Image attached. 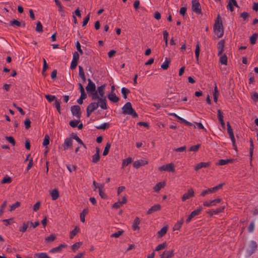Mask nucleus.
Listing matches in <instances>:
<instances>
[{"label": "nucleus", "mask_w": 258, "mask_h": 258, "mask_svg": "<svg viewBox=\"0 0 258 258\" xmlns=\"http://www.w3.org/2000/svg\"><path fill=\"white\" fill-rule=\"evenodd\" d=\"M249 143H250V148H249V156L250 158V160H252V155H253V149H254V144L253 140L252 138H250L249 140Z\"/></svg>", "instance_id": "28"}, {"label": "nucleus", "mask_w": 258, "mask_h": 258, "mask_svg": "<svg viewBox=\"0 0 258 258\" xmlns=\"http://www.w3.org/2000/svg\"><path fill=\"white\" fill-rule=\"evenodd\" d=\"M80 119L75 120H71L69 122L70 125L72 127H76L77 126L79 122H80Z\"/></svg>", "instance_id": "51"}, {"label": "nucleus", "mask_w": 258, "mask_h": 258, "mask_svg": "<svg viewBox=\"0 0 258 258\" xmlns=\"http://www.w3.org/2000/svg\"><path fill=\"white\" fill-rule=\"evenodd\" d=\"M88 84L87 87H86V89L88 93L91 92H94L96 90V86L95 84L91 81L90 79H88Z\"/></svg>", "instance_id": "9"}, {"label": "nucleus", "mask_w": 258, "mask_h": 258, "mask_svg": "<svg viewBox=\"0 0 258 258\" xmlns=\"http://www.w3.org/2000/svg\"><path fill=\"white\" fill-rule=\"evenodd\" d=\"M6 139L13 146L15 145V144H16L15 141L13 137H12V136L7 137H7H6Z\"/></svg>", "instance_id": "57"}, {"label": "nucleus", "mask_w": 258, "mask_h": 258, "mask_svg": "<svg viewBox=\"0 0 258 258\" xmlns=\"http://www.w3.org/2000/svg\"><path fill=\"white\" fill-rule=\"evenodd\" d=\"M12 181V178L8 176H6L1 181L2 184L10 183Z\"/></svg>", "instance_id": "45"}, {"label": "nucleus", "mask_w": 258, "mask_h": 258, "mask_svg": "<svg viewBox=\"0 0 258 258\" xmlns=\"http://www.w3.org/2000/svg\"><path fill=\"white\" fill-rule=\"evenodd\" d=\"M56 239V236L54 234L50 235L45 238V241L47 242L53 241Z\"/></svg>", "instance_id": "43"}, {"label": "nucleus", "mask_w": 258, "mask_h": 258, "mask_svg": "<svg viewBox=\"0 0 258 258\" xmlns=\"http://www.w3.org/2000/svg\"><path fill=\"white\" fill-rule=\"evenodd\" d=\"M170 63V60L168 58L166 57L165 61L161 64V68L166 70L169 68V65Z\"/></svg>", "instance_id": "30"}, {"label": "nucleus", "mask_w": 258, "mask_h": 258, "mask_svg": "<svg viewBox=\"0 0 258 258\" xmlns=\"http://www.w3.org/2000/svg\"><path fill=\"white\" fill-rule=\"evenodd\" d=\"M99 103H100L99 101L98 102H92L87 106V108H88L90 110H92V111H94V110H95L96 109H97L98 108L99 106H100V104H99Z\"/></svg>", "instance_id": "23"}, {"label": "nucleus", "mask_w": 258, "mask_h": 258, "mask_svg": "<svg viewBox=\"0 0 258 258\" xmlns=\"http://www.w3.org/2000/svg\"><path fill=\"white\" fill-rule=\"evenodd\" d=\"M73 144V140L71 138H67L65 139L62 145L64 150H67L69 148H72Z\"/></svg>", "instance_id": "12"}, {"label": "nucleus", "mask_w": 258, "mask_h": 258, "mask_svg": "<svg viewBox=\"0 0 258 258\" xmlns=\"http://www.w3.org/2000/svg\"><path fill=\"white\" fill-rule=\"evenodd\" d=\"M140 223V219L139 217H137L134 220L133 225H132V228L135 231L137 230H139L140 229V227L139 226Z\"/></svg>", "instance_id": "22"}, {"label": "nucleus", "mask_w": 258, "mask_h": 258, "mask_svg": "<svg viewBox=\"0 0 258 258\" xmlns=\"http://www.w3.org/2000/svg\"><path fill=\"white\" fill-rule=\"evenodd\" d=\"M249 247L250 249L247 251V254L248 255L250 256L256 251L257 244L255 241L252 240L249 242Z\"/></svg>", "instance_id": "7"}, {"label": "nucleus", "mask_w": 258, "mask_h": 258, "mask_svg": "<svg viewBox=\"0 0 258 258\" xmlns=\"http://www.w3.org/2000/svg\"><path fill=\"white\" fill-rule=\"evenodd\" d=\"M195 196L194 190L192 188L188 190L187 192L185 193L182 197L181 200L182 202L185 201L186 200L189 199Z\"/></svg>", "instance_id": "8"}, {"label": "nucleus", "mask_w": 258, "mask_h": 258, "mask_svg": "<svg viewBox=\"0 0 258 258\" xmlns=\"http://www.w3.org/2000/svg\"><path fill=\"white\" fill-rule=\"evenodd\" d=\"M21 205L20 202H17L15 203L12 204L10 206V211H13L15 210L17 208L19 207Z\"/></svg>", "instance_id": "47"}, {"label": "nucleus", "mask_w": 258, "mask_h": 258, "mask_svg": "<svg viewBox=\"0 0 258 258\" xmlns=\"http://www.w3.org/2000/svg\"><path fill=\"white\" fill-rule=\"evenodd\" d=\"M254 223L253 221L250 222L248 227V231L249 232L251 233L254 231Z\"/></svg>", "instance_id": "63"}, {"label": "nucleus", "mask_w": 258, "mask_h": 258, "mask_svg": "<svg viewBox=\"0 0 258 258\" xmlns=\"http://www.w3.org/2000/svg\"><path fill=\"white\" fill-rule=\"evenodd\" d=\"M238 7V5L236 0H229L227 6V9L232 12L234 11L233 6Z\"/></svg>", "instance_id": "13"}, {"label": "nucleus", "mask_w": 258, "mask_h": 258, "mask_svg": "<svg viewBox=\"0 0 258 258\" xmlns=\"http://www.w3.org/2000/svg\"><path fill=\"white\" fill-rule=\"evenodd\" d=\"M211 165V162H200L197 164L195 167V169L196 171L199 170L202 168H207L208 167Z\"/></svg>", "instance_id": "14"}, {"label": "nucleus", "mask_w": 258, "mask_h": 258, "mask_svg": "<svg viewBox=\"0 0 258 258\" xmlns=\"http://www.w3.org/2000/svg\"><path fill=\"white\" fill-rule=\"evenodd\" d=\"M109 127V124L108 123H104L99 126H96V128L98 130H105L107 128Z\"/></svg>", "instance_id": "49"}, {"label": "nucleus", "mask_w": 258, "mask_h": 258, "mask_svg": "<svg viewBox=\"0 0 258 258\" xmlns=\"http://www.w3.org/2000/svg\"><path fill=\"white\" fill-rule=\"evenodd\" d=\"M251 99L254 101H257L258 100V93L256 92H254L252 93V95L251 96Z\"/></svg>", "instance_id": "64"}, {"label": "nucleus", "mask_w": 258, "mask_h": 258, "mask_svg": "<svg viewBox=\"0 0 258 258\" xmlns=\"http://www.w3.org/2000/svg\"><path fill=\"white\" fill-rule=\"evenodd\" d=\"M148 163V162L146 160H139L136 161L133 163V166L134 168L138 169L142 166H144L147 165Z\"/></svg>", "instance_id": "11"}, {"label": "nucleus", "mask_w": 258, "mask_h": 258, "mask_svg": "<svg viewBox=\"0 0 258 258\" xmlns=\"http://www.w3.org/2000/svg\"><path fill=\"white\" fill-rule=\"evenodd\" d=\"M211 193H213L212 190H211V188H208L207 189H206V190H203L201 194H200V196H202V197H204L207 194H211Z\"/></svg>", "instance_id": "62"}, {"label": "nucleus", "mask_w": 258, "mask_h": 258, "mask_svg": "<svg viewBox=\"0 0 258 258\" xmlns=\"http://www.w3.org/2000/svg\"><path fill=\"white\" fill-rule=\"evenodd\" d=\"M36 31L38 32H42L43 31V26L40 22L38 21L36 23Z\"/></svg>", "instance_id": "50"}, {"label": "nucleus", "mask_w": 258, "mask_h": 258, "mask_svg": "<svg viewBox=\"0 0 258 258\" xmlns=\"http://www.w3.org/2000/svg\"><path fill=\"white\" fill-rule=\"evenodd\" d=\"M122 113L124 114L130 115L134 118L137 117L138 116V114L133 108L132 104L130 102H126L122 107Z\"/></svg>", "instance_id": "3"}, {"label": "nucleus", "mask_w": 258, "mask_h": 258, "mask_svg": "<svg viewBox=\"0 0 258 258\" xmlns=\"http://www.w3.org/2000/svg\"><path fill=\"white\" fill-rule=\"evenodd\" d=\"M258 37L257 33L253 34L250 37V43L252 45L256 43V39Z\"/></svg>", "instance_id": "40"}, {"label": "nucleus", "mask_w": 258, "mask_h": 258, "mask_svg": "<svg viewBox=\"0 0 258 258\" xmlns=\"http://www.w3.org/2000/svg\"><path fill=\"white\" fill-rule=\"evenodd\" d=\"M166 247V242L159 244L155 248L156 251H159Z\"/></svg>", "instance_id": "61"}, {"label": "nucleus", "mask_w": 258, "mask_h": 258, "mask_svg": "<svg viewBox=\"0 0 258 258\" xmlns=\"http://www.w3.org/2000/svg\"><path fill=\"white\" fill-rule=\"evenodd\" d=\"M233 161V159H221L219 161L218 165H226L229 163L232 162Z\"/></svg>", "instance_id": "38"}, {"label": "nucleus", "mask_w": 258, "mask_h": 258, "mask_svg": "<svg viewBox=\"0 0 258 258\" xmlns=\"http://www.w3.org/2000/svg\"><path fill=\"white\" fill-rule=\"evenodd\" d=\"M183 221L184 220L183 218H182L179 221H178L173 227V230H179L183 223Z\"/></svg>", "instance_id": "25"}, {"label": "nucleus", "mask_w": 258, "mask_h": 258, "mask_svg": "<svg viewBox=\"0 0 258 258\" xmlns=\"http://www.w3.org/2000/svg\"><path fill=\"white\" fill-rule=\"evenodd\" d=\"M2 222L5 224L6 226H8L14 223L13 218L4 219L2 220Z\"/></svg>", "instance_id": "54"}, {"label": "nucleus", "mask_w": 258, "mask_h": 258, "mask_svg": "<svg viewBox=\"0 0 258 258\" xmlns=\"http://www.w3.org/2000/svg\"><path fill=\"white\" fill-rule=\"evenodd\" d=\"M224 43L225 41L224 40L222 39L218 43V56H220L222 54L223 50H224Z\"/></svg>", "instance_id": "17"}, {"label": "nucleus", "mask_w": 258, "mask_h": 258, "mask_svg": "<svg viewBox=\"0 0 258 258\" xmlns=\"http://www.w3.org/2000/svg\"><path fill=\"white\" fill-rule=\"evenodd\" d=\"M100 154L98 153H95L94 155L92 156V162L96 163H97L100 160Z\"/></svg>", "instance_id": "48"}, {"label": "nucleus", "mask_w": 258, "mask_h": 258, "mask_svg": "<svg viewBox=\"0 0 258 258\" xmlns=\"http://www.w3.org/2000/svg\"><path fill=\"white\" fill-rule=\"evenodd\" d=\"M192 10L197 14H202L201 5L199 0H192Z\"/></svg>", "instance_id": "4"}, {"label": "nucleus", "mask_w": 258, "mask_h": 258, "mask_svg": "<svg viewBox=\"0 0 258 258\" xmlns=\"http://www.w3.org/2000/svg\"><path fill=\"white\" fill-rule=\"evenodd\" d=\"M225 208V206H222L221 207L217 208L215 210H212L207 211V213L210 216H213L214 214H218L219 213H222Z\"/></svg>", "instance_id": "10"}, {"label": "nucleus", "mask_w": 258, "mask_h": 258, "mask_svg": "<svg viewBox=\"0 0 258 258\" xmlns=\"http://www.w3.org/2000/svg\"><path fill=\"white\" fill-rule=\"evenodd\" d=\"M161 207L160 205L156 204L151 207L147 211V214H151L153 213L160 210Z\"/></svg>", "instance_id": "16"}, {"label": "nucleus", "mask_w": 258, "mask_h": 258, "mask_svg": "<svg viewBox=\"0 0 258 258\" xmlns=\"http://www.w3.org/2000/svg\"><path fill=\"white\" fill-rule=\"evenodd\" d=\"M218 120L219 121V122H222L223 121H224L223 120V114H222V112L221 111V110L220 109H218Z\"/></svg>", "instance_id": "60"}, {"label": "nucleus", "mask_w": 258, "mask_h": 258, "mask_svg": "<svg viewBox=\"0 0 258 258\" xmlns=\"http://www.w3.org/2000/svg\"><path fill=\"white\" fill-rule=\"evenodd\" d=\"M45 97L49 102L55 101L56 99L54 95H45Z\"/></svg>", "instance_id": "53"}, {"label": "nucleus", "mask_w": 258, "mask_h": 258, "mask_svg": "<svg viewBox=\"0 0 258 258\" xmlns=\"http://www.w3.org/2000/svg\"><path fill=\"white\" fill-rule=\"evenodd\" d=\"M105 84H103L101 86H99L97 88V93L100 96L99 98V102H100V106L103 109H107V106L106 104V97L104 96V90L105 88Z\"/></svg>", "instance_id": "1"}, {"label": "nucleus", "mask_w": 258, "mask_h": 258, "mask_svg": "<svg viewBox=\"0 0 258 258\" xmlns=\"http://www.w3.org/2000/svg\"><path fill=\"white\" fill-rule=\"evenodd\" d=\"M168 230V227L167 226H164L162 227L160 230H159L157 232V236L158 238H161L163 236H164L166 233H167Z\"/></svg>", "instance_id": "20"}, {"label": "nucleus", "mask_w": 258, "mask_h": 258, "mask_svg": "<svg viewBox=\"0 0 258 258\" xmlns=\"http://www.w3.org/2000/svg\"><path fill=\"white\" fill-rule=\"evenodd\" d=\"M203 208L201 206H200L197 210L193 211L190 214L194 217L199 215L202 211Z\"/></svg>", "instance_id": "42"}, {"label": "nucleus", "mask_w": 258, "mask_h": 258, "mask_svg": "<svg viewBox=\"0 0 258 258\" xmlns=\"http://www.w3.org/2000/svg\"><path fill=\"white\" fill-rule=\"evenodd\" d=\"M107 97L110 101L113 103H116L119 100V98L116 95L115 93H109Z\"/></svg>", "instance_id": "18"}, {"label": "nucleus", "mask_w": 258, "mask_h": 258, "mask_svg": "<svg viewBox=\"0 0 258 258\" xmlns=\"http://www.w3.org/2000/svg\"><path fill=\"white\" fill-rule=\"evenodd\" d=\"M200 44L199 42H198L197 44L196 45V48L195 50V55L196 58V61L198 63H199V57L200 55Z\"/></svg>", "instance_id": "29"}, {"label": "nucleus", "mask_w": 258, "mask_h": 258, "mask_svg": "<svg viewBox=\"0 0 258 258\" xmlns=\"http://www.w3.org/2000/svg\"><path fill=\"white\" fill-rule=\"evenodd\" d=\"M132 162V158L131 157H128L124 159L122 161V167H124L127 166L128 164L131 163Z\"/></svg>", "instance_id": "36"}, {"label": "nucleus", "mask_w": 258, "mask_h": 258, "mask_svg": "<svg viewBox=\"0 0 258 258\" xmlns=\"http://www.w3.org/2000/svg\"><path fill=\"white\" fill-rule=\"evenodd\" d=\"M123 233V230H119V231H118L116 232H115L114 233L112 234L111 235V237L117 238V237H119L120 235H121Z\"/></svg>", "instance_id": "59"}, {"label": "nucleus", "mask_w": 258, "mask_h": 258, "mask_svg": "<svg viewBox=\"0 0 258 258\" xmlns=\"http://www.w3.org/2000/svg\"><path fill=\"white\" fill-rule=\"evenodd\" d=\"M121 93L123 95V97L124 99H126L127 95L130 93V91L127 88L125 87H122L121 90Z\"/></svg>", "instance_id": "35"}, {"label": "nucleus", "mask_w": 258, "mask_h": 258, "mask_svg": "<svg viewBox=\"0 0 258 258\" xmlns=\"http://www.w3.org/2000/svg\"><path fill=\"white\" fill-rule=\"evenodd\" d=\"M10 25L11 26L16 25L18 27H20L21 26V23L19 21L15 19L10 22Z\"/></svg>", "instance_id": "55"}, {"label": "nucleus", "mask_w": 258, "mask_h": 258, "mask_svg": "<svg viewBox=\"0 0 258 258\" xmlns=\"http://www.w3.org/2000/svg\"><path fill=\"white\" fill-rule=\"evenodd\" d=\"M89 94H90L89 95L91 96L93 100L98 99L99 101L100 96H98V93L96 90H95L94 92H91Z\"/></svg>", "instance_id": "33"}, {"label": "nucleus", "mask_w": 258, "mask_h": 258, "mask_svg": "<svg viewBox=\"0 0 258 258\" xmlns=\"http://www.w3.org/2000/svg\"><path fill=\"white\" fill-rule=\"evenodd\" d=\"M56 5L58 7V11L60 13H64V11L59 0H54Z\"/></svg>", "instance_id": "39"}, {"label": "nucleus", "mask_w": 258, "mask_h": 258, "mask_svg": "<svg viewBox=\"0 0 258 258\" xmlns=\"http://www.w3.org/2000/svg\"><path fill=\"white\" fill-rule=\"evenodd\" d=\"M7 202L6 201H4L2 205L1 206L0 208V217L2 216L4 212V209L7 207Z\"/></svg>", "instance_id": "52"}, {"label": "nucleus", "mask_w": 258, "mask_h": 258, "mask_svg": "<svg viewBox=\"0 0 258 258\" xmlns=\"http://www.w3.org/2000/svg\"><path fill=\"white\" fill-rule=\"evenodd\" d=\"M67 246V245L66 244H60L57 247L51 249L49 252L50 253H56L58 252H60L62 248H66Z\"/></svg>", "instance_id": "15"}, {"label": "nucleus", "mask_w": 258, "mask_h": 258, "mask_svg": "<svg viewBox=\"0 0 258 258\" xmlns=\"http://www.w3.org/2000/svg\"><path fill=\"white\" fill-rule=\"evenodd\" d=\"M104 183L100 184L98 186V190H99V193L100 196L102 199H105L107 198V196L105 194V192H103V191L102 190V189L104 188Z\"/></svg>", "instance_id": "19"}, {"label": "nucleus", "mask_w": 258, "mask_h": 258, "mask_svg": "<svg viewBox=\"0 0 258 258\" xmlns=\"http://www.w3.org/2000/svg\"><path fill=\"white\" fill-rule=\"evenodd\" d=\"M50 195L52 198V200L53 201L57 199L59 196L58 190L57 189H53L51 191Z\"/></svg>", "instance_id": "24"}, {"label": "nucleus", "mask_w": 258, "mask_h": 258, "mask_svg": "<svg viewBox=\"0 0 258 258\" xmlns=\"http://www.w3.org/2000/svg\"><path fill=\"white\" fill-rule=\"evenodd\" d=\"M161 255L163 258H171L174 255V250L164 251Z\"/></svg>", "instance_id": "21"}, {"label": "nucleus", "mask_w": 258, "mask_h": 258, "mask_svg": "<svg viewBox=\"0 0 258 258\" xmlns=\"http://www.w3.org/2000/svg\"><path fill=\"white\" fill-rule=\"evenodd\" d=\"M111 147V144L109 142L107 143L106 146L104 149V151L103 153V156H106L109 152V149Z\"/></svg>", "instance_id": "41"}, {"label": "nucleus", "mask_w": 258, "mask_h": 258, "mask_svg": "<svg viewBox=\"0 0 258 258\" xmlns=\"http://www.w3.org/2000/svg\"><path fill=\"white\" fill-rule=\"evenodd\" d=\"M164 186L165 183L164 182H158L154 187V190L155 192H158L161 188H163Z\"/></svg>", "instance_id": "31"}, {"label": "nucleus", "mask_w": 258, "mask_h": 258, "mask_svg": "<svg viewBox=\"0 0 258 258\" xmlns=\"http://www.w3.org/2000/svg\"><path fill=\"white\" fill-rule=\"evenodd\" d=\"M79 76L81 78L83 81L84 82H85L86 81V76L85 75L83 68L81 66H79Z\"/></svg>", "instance_id": "27"}, {"label": "nucleus", "mask_w": 258, "mask_h": 258, "mask_svg": "<svg viewBox=\"0 0 258 258\" xmlns=\"http://www.w3.org/2000/svg\"><path fill=\"white\" fill-rule=\"evenodd\" d=\"M71 110L72 114L75 116L78 119L81 116V107L79 105H74L71 107Z\"/></svg>", "instance_id": "5"}, {"label": "nucleus", "mask_w": 258, "mask_h": 258, "mask_svg": "<svg viewBox=\"0 0 258 258\" xmlns=\"http://www.w3.org/2000/svg\"><path fill=\"white\" fill-rule=\"evenodd\" d=\"M82 244V242H78L74 243L72 246V249L73 251L75 252L76 250L78 249V248L80 247V246Z\"/></svg>", "instance_id": "46"}, {"label": "nucleus", "mask_w": 258, "mask_h": 258, "mask_svg": "<svg viewBox=\"0 0 258 258\" xmlns=\"http://www.w3.org/2000/svg\"><path fill=\"white\" fill-rule=\"evenodd\" d=\"M214 30L215 33L217 35L218 38H221L224 34L223 26L222 20L219 15H218L215 21Z\"/></svg>", "instance_id": "2"}, {"label": "nucleus", "mask_w": 258, "mask_h": 258, "mask_svg": "<svg viewBox=\"0 0 258 258\" xmlns=\"http://www.w3.org/2000/svg\"><path fill=\"white\" fill-rule=\"evenodd\" d=\"M60 103V100L56 99L55 100L54 103L53 104V105L56 108L57 111L59 114H61Z\"/></svg>", "instance_id": "32"}, {"label": "nucleus", "mask_w": 258, "mask_h": 258, "mask_svg": "<svg viewBox=\"0 0 258 258\" xmlns=\"http://www.w3.org/2000/svg\"><path fill=\"white\" fill-rule=\"evenodd\" d=\"M71 138L72 139H75L79 144H83V141L79 138L76 133H72Z\"/></svg>", "instance_id": "44"}, {"label": "nucleus", "mask_w": 258, "mask_h": 258, "mask_svg": "<svg viewBox=\"0 0 258 258\" xmlns=\"http://www.w3.org/2000/svg\"><path fill=\"white\" fill-rule=\"evenodd\" d=\"M159 170L162 171H168L169 172H174L175 171L174 165L172 163H170L166 165L160 166Z\"/></svg>", "instance_id": "6"}, {"label": "nucleus", "mask_w": 258, "mask_h": 258, "mask_svg": "<svg viewBox=\"0 0 258 258\" xmlns=\"http://www.w3.org/2000/svg\"><path fill=\"white\" fill-rule=\"evenodd\" d=\"M49 143V137L48 135H46L44 137V139L43 142V145L44 146H47Z\"/></svg>", "instance_id": "58"}, {"label": "nucleus", "mask_w": 258, "mask_h": 258, "mask_svg": "<svg viewBox=\"0 0 258 258\" xmlns=\"http://www.w3.org/2000/svg\"><path fill=\"white\" fill-rule=\"evenodd\" d=\"M29 223V221L24 222L23 223L22 226L19 227V230L22 233L25 232L27 231V228H28Z\"/></svg>", "instance_id": "26"}, {"label": "nucleus", "mask_w": 258, "mask_h": 258, "mask_svg": "<svg viewBox=\"0 0 258 258\" xmlns=\"http://www.w3.org/2000/svg\"><path fill=\"white\" fill-rule=\"evenodd\" d=\"M200 146H201L200 144H197L196 145L192 146L189 148V151H193V152H197L199 149Z\"/></svg>", "instance_id": "56"}, {"label": "nucleus", "mask_w": 258, "mask_h": 258, "mask_svg": "<svg viewBox=\"0 0 258 258\" xmlns=\"http://www.w3.org/2000/svg\"><path fill=\"white\" fill-rule=\"evenodd\" d=\"M219 62L223 64L227 65V57L226 54L220 55Z\"/></svg>", "instance_id": "34"}, {"label": "nucleus", "mask_w": 258, "mask_h": 258, "mask_svg": "<svg viewBox=\"0 0 258 258\" xmlns=\"http://www.w3.org/2000/svg\"><path fill=\"white\" fill-rule=\"evenodd\" d=\"M80 229L76 226L74 229H73L71 232H70V237L71 239H73L75 236L77 235V234L79 232Z\"/></svg>", "instance_id": "37"}]
</instances>
